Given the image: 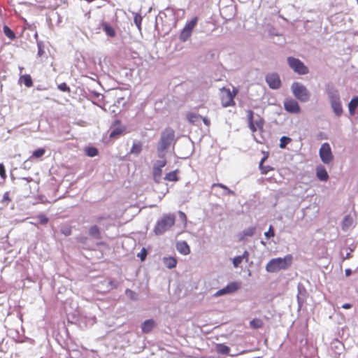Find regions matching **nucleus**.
Returning <instances> with one entry per match:
<instances>
[{
	"instance_id": "obj_1",
	"label": "nucleus",
	"mask_w": 358,
	"mask_h": 358,
	"mask_svg": "<svg viewBox=\"0 0 358 358\" xmlns=\"http://www.w3.org/2000/svg\"><path fill=\"white\" fill-rule=\"evenodd\" d=\"M293 257L287 255L284 257L271 259L266 266V270L269 273L278 272L280 270L287 269L292 264Z\"/></svg>"
},
{
	"instance_id": "obj_2",
	"label": "nucleus",
	"mask_w": 358,
	"mask_h": 358,
	"mask_svg": "<svg viewBox=\"0 0 358 358\" xmlns=\"http://www.w3.org/2000/svg\"><path fill=\"white\" fill-rule=\"evenodd\" d=\"M176 216L173 214L164 215L156 223L154 232L156 235H162L175 224Z\"/></svg>"
},
{
	"instance_id": "obj_3",
	"label": "nucleus",
	"mask_w": 358,
	"mask_h": 358,
	"mask_svg": "<svg viewBox=\"0 0 358 358\" xmlns=\"http://www.w3.org/2000/svg\"><path fill=\"white\" fill-rule=\"evenodd\" d=\"M238 92V90L234 87L232 92L226 87L221 88L220 100L222 106L224 108L235 106L236 103L234 98L237 95Z\"/></svg>"
},
{
	"instance_id": "obj_4",
	"label": "nucleus",
	"mask_w": 358,
	"mask_h": 358,
	"mask_svg": "<svg viewBox=\"0 0 358 358\" xmlns=\"http://www.w3.org/2000/svg\"><path fill=\"white\" fill-rule=\"evenodd\" d=\"M291 88L294 96L300 101L306 102L309 100L310 92L303 84L294 82Z\"/></svg>"
},
{
	"instance_id": "obj_5",
	"label": "nucleus",
	"mask_w": 358,
	"mask_h": 358,
	"mask_svg": "<svg viewBox=\"0 0 358 358\" xmlns=\"http://www.w3.org/2000/svg\"><path fill=\"white\" fill-rule=\"evenodd\" d=\"M175 138V131L171 128H166L162 133L159 142V150L164 151L168 148Z\"/></svg>"
},
{
	"instance_id": "obj_6",
	"label": "nucleus",
	"mask_w": 358,
	"mask_h": 358,
	"mask_svg": "<svg viewBox=\"0 0 358 358\" xmlns=\"http://www.w3.org/2000/svg\"><path fill=\"white\" fill-rule=\"evenodd\" d=\"M327 94L334 113L336 116H341L343 114V110L338 91L336 90H329Z\"/></svg>"
},
{
	"instance_id": "obj_7",
	"label": "nucleus",
	"mask_w": 358,
	"mask_h": 358,
	"mask_svg": "<svg viewBox=\"0 0 358 358\" xmlns=\"http://www.w3.org/2000/svg\"><path fill=\"white\" fill-rule=\"evenodd\" d=\"M287 63L289 67L299 75H306L309 72L308 68L297 58L289 57L287 58Z\"/></svg>"
},
{
	"instance_id": "obj_8",
	"label": "nucleus",
	"mask_w": 358,
	"mask_h": 358,
	"mask_svg": "<svg viewBox=\"0 0 358 358\" xmlns=\"http://www.w3.org/2000/svg\"><path fill=\"white\" fill-rule=\"evenodd\" d=\"M248 126L252 132H255L257 130H263L264 125V120L262 117L258 116L257 118L254 120V113L251 110L246 111Z\"/></svg>"
},
{
	"instance_id": "obj_9",
	"label": "nucleus",
	"mask_w": 358,
	"mask_h": 358,
	"mask_svg": "<svg viewBox=\"0 0 358 358\" xmlns=\"http://www.w3.org/2000/svg\"><path fill=\"white\" fill-rule=\"evenodd\" d=\"M319 155L322 162L325 164L328 165L333 162L334 157L329 143H324L321 145L319 150Z\"/></svg>"
},
{
	"instance_id": "obj_10",
	"label": "nucleus",
	"mask_w": 358,
	"mask_h": 358,
	"mask_svg": "<svg viewBox=\"0 0 358 358\" xmlns=\"http://www.w3.org/2000/svg\"><path fill=\"white\" fill-rule=\"evenodd\" d=\"M20 301H17L15 299H13L12 296H10L8 299V304L9 309L11 311V314H15L17 317L20 320V329L22 330V308L20 306Z\"/></svg>"
},
{
	"instance_id": "obj_11",
	"label": "nucleus",
	"mask_w": 358,
	"mask_h": 358,
	"mask_svg": "<svg viewBox=\"0 0 358 358\" xmlns=\"http://www.w3.org/2000/svg\"><path fill=\"white\" fill-rule=\"evenodd\" d=\"M166 165V161L159 160L157 161L153 166L152 174L154 180L159 183L161 180V177L162 175V168Z\"/></svg>"
},
{
	"instance_id": "obj_12",
	"label": "nucleus",
	"mask_w": 358,
	"mask_h": 358,
	"mask_svg": "<svg viewBox=\"0 0 358 358\" xmlns=\"http://www.w3.org/2000/svg\"><path fill=\"white\" fill-rule=\"evenodd\" d=\"M241 287V283L238 282H232L229 283L226 287L224 288L218 290L215 293V296H221L226 294H231L236 292L239 288Z\"/></svg>"
},
{
	"instance_id": "obj_13",
	"label": "nucleus",
	"mask_w": 358,
	"mask_h": 358,
	"mask_svg": "<svg viewBox=\"0 0 358 358\" xmlns=\"http://www.w3.org/2000/svg\"><path fill=\"white\" fill-rule=\"evenodd\" d=\"M266 81L272 89H278L281 86L280 76L276 73H269L266 76Z\"/></svg>"
},
{
	"instance_id": "obj_14",
	"label": "nucleus",
	"mask_w": 358,
	"mask_h": 358,
	"mask_svg": "<svg viewBox=\"0 0 358 358\" xmlns=\"http://www.w3.org/2000/svg\"><path fill=\"white\" fill-rule=\"evenodd\" d=\"M112 130L110 133V138H117L121 136L125 130V128L120 124V120H115L111 127Z\"/></svg>"
},
{
	"instance_id": "obj_15",
	"label": "nucleus",
	"mask_w": 358,
	"mask_h": 358,
	"mask_svg": "<svg viewBox=\"0 0 358 358\" xmlns=\"http://www.w3.org/2000/svg\"><path fill=\"white\" fill-rule=\"evenodd\" d=\"M285 109L292 113H299L301 110L298 102L294 99H287L284 102Z\"/></svg>"
},
{
	"instance_id": "obj_16",
	"label": "nucleus",
	"mask_w": 358,
	"mask_h": 358,
	"mask_svg": "<svg viewBox=\"0 0 358 358\" xmlns=\"http://www.w3.org/2000/svg\"><path fill=\"white\" fill-rule=\"evenodd\" d=\"M256 231V228L255 227H248L245 229L242 232L239 233L237 236L238 240L239 241H244L247 239V237L252 236Z\"/></svg>"
},
{
	"instance_id": "obj_17",
	"label": "nucleus",
	"mask_w": 358,
	"mask_h": 358,
	"mask_svg": "<svg viewBox=\"0 0 358 358\" xmlns=\"http://www.w3.org/2000/svg\"><path fill=\"white\" fill-rule=\"evenodd\" d=\"M7 333L9 337L15 343H22V335L20 334L18 329L14 328H9L7 331Z\"/></svg>"
},
{
	"instance_id": "obj_18",
	"label": "nucleus",
	"mask_w": 358,
	"mask_h": 358,
	"mask_svg": "<svg viewBox=\"0 0 358 358\" xmlns=\"http://www.w3.org/2000/svg\"><path fill=\"white\" fill-rule=\"evenodd\" d=\"M316 176L320 181H327L329 180V174L326 169L322 165L316 167Z\"/></svg>"
},
{
	"instance_id": "obj_19",
	"label": "nucleus",
	"mask_w": 358,
	"mask_h": 358,
	"mask_svg": "<svg viewBox=\"0 0 358 358\" xmlns=\"http://www.w3.org/2000/svg\"><path fill=\"white\" fill-rule=\"evenodd\" d=\"M177 250L182 255H187L190 253V248L185 241H180L176 243Z\"/></svg>"
},
{
	"instance_id": "obj_20",
	"label": "nucleus",
	"mask_w": 358,
	"mask_h": 358,
	"mask_svg": "<svg viewBox=\"0 0 358 358\" xmlns=\"http://www.w3.org/2000/svg\"><path fill=\"white\" fill-rule=\"evenodd\" d=\"M162 262L164 266L169 269L175 268L178 262L176 258L173 257H165L163 258Z\"/></svg>"
},
{
	"instance_id": "obj_21",
	"label": "nucleus",
	"mask_w": 358,
	"mask_h": 358,
	"mask_svg": "<svg viewBox=\"0 0 358 358\" xmlns=\"http://www.w3.org/2000/svg\"><path fill=\"white\" fill-rule=\"evenodd\" d=\"M354 222L353 218L350 215L345 216L342 221L341 228L343 231L348 230L350 227L352 226Z\"/></svg>"
},
{
	"instance_id": "obj_22",
	"label": "nucleus",
	"mask_w": 358,
	"mask_h": 358,
	"mask_svg": "<svg viewBox=\"0 0 358 358\" xmlns=\"http://www.w3.org/2000/svg\"><path fill=\"white\" fill-rule=\"evenodd\" d=\"M101 27L107 36H108L111 38H113L115 36L116 33H115V29L108 23L106 22H103L101 23Z\"/></svg>"
},
{
	"instance_id": "obj_23",
	"label": "nucleus",
	"mask_w": 358,
	"mask_h": 358,
	"mask_svg": "<svg viewBox=\"0 0 358 358\" xmlns=\"http://www.w3.org/2000/svg\"><path fill=\"white\" fill-rule=\"evenodd\" d=\"M155 326V322L153 320H147L142 324V331L143 333H149L152 331Z\"/></svg>"
},
{
	"instance_id": "obj_24",
	"label": "nucleus",
	"mask_w": 358,
	"mask_h": 358,
	"mask_svg": "<svg viewBox=\"0 0 358 358\" xmlns=\"http://www.w3.org/2000/svg\"><path fill=\"white\" fill-rule=\"evenodd\" d=\"M187 119L191 124H196L201 119V116L190 112L187 114Z\"/></svg>"
},
{
	"instance_id": "obj_25",
	"label": "nucleus",
	"mask_w": 358,
	"mask_h": 358,
	"mask_svg": "<svg viewBox=\"0 0 358 358\" xmlns=\"http://www.w3.org/2000/svg\"><path fill=\"white\" fill-rule=\"evenodd\" d=\"M142 147H143V145H142L141 142H140V141L134 142V143L131 148V150H130V153L138 155L142 151Z\"/></svg>"
},
{
	"instance_id": "obj_26",
	"label": "nucleus",
	"mask_w": 358,
	"mask_h": 358,
	"mask_svg": "<svg viewBox=\"0 0 358 358\" xmlns=\"http://www.w3.org/2000/svg\"><path fill=\"white\" fill-rule=\"evenodd\" d=\"M267 158L268 155L264 156L259 163V167L262 174H266L268 171L273 170V168L270 166L263 165L264 162L266 160Z\"/></svg>"
},
{
	"instance_id": "obj_27",
	"label": "nucleus",
	"mask_w": 358,
	"mask_h": 358,
	"mask_svg": "<svg viewBox=\"0 0 358 358\" xmlns=\"http://www.w3.org/2000/svg\"><path fill=\"white\" fill-rule=\"evenodd\" d=\"M358 107V96L353 97L348 104L349 112L353 115Z\"/></svg>"
},
{
	"instance_id": "obj_28",
	"label": "nucleus",
	"mask_w": 358,
	"mask_h": 358,
	"mask_svg": "<svg viewBox=\"0 0 358 358\" xmlns=\"http://www.w3.org/2000/svg\"><path fill=\"white\" fill-rule=\"evenodd\" d=\"M3 32L10 40H14L16 38L15 32L8 25H3Z\"/></svg>"
},
{
	"instance_id": "obj_29",
	"label": "nucleus",
	"mask_w": 358,
	"mask_h": 358,
	"mask_svg": "<svg viewBox=\"0 0 358 358\" xmlns=\"http://www.w3.org/2000/svg\"><path fill=\"white\" fill-rule=\"evenodd\" d=\"M216 351L221 355H228L230 352V348L224 344L219 343L216 345Z\"/></svg>"
},
{
	"instance_id": "obj_30",
	"label": "nucleus",
	"mask_w": 358,
	"mask_h": 358,
	"mask_svg": "<svg viewBox=\"0 0 358 358\" xmlns=\"http://www.w3.org/2000/svg\"><path fill=\"white\" fill-rule=\"evenodd\" d=\"M178 170L169 172L166 174L164 179L168 181L176 182L178 180Z\"/></svg>"
},
{
	"instance_id": "obj_31",
	"label": "nucleus",
	"mask_w": 358,
	"mask_h": 358,
	"mask_svg": "<svg viewBox=\"0 0 358 358\" xmlns=\"http://www.w3.org/2000/svg\"><path fill=\"white\" fill-rule=\"evenodd\" d=\"M192 33V31H190L189 29H188L184 27V28L182 29V30L180 34V41H182L183 42L186 41L191 36Z\"/></svg>"
},
{
	"instance_id": "obj_32",
	"label": "nucleus",
	"mask_w": 358,
	"mask_h": 358,
	"mask_svg": "<svg viewBox=\"0 0 358 358\" xmlns=\"http://www.w3.org/2000/svg\"><path fill=\"white\" fill-rule=\"evenodd\" d=\"M89 234L95 238H100V231L99 227L96 225L92 226L89 229Z\"/></svg>"
},
{
	"instance_id": "obj_33",
	"label": "nucleus",
	"mask_w": 358,
	"mask_h": 358,
	"mask_svg": "<svg viewBox=\"0 0 358 358\" xmlns=\"http://www.w3.org/2000/svg\"><path fill=\"white\" fill-rule=\"evenodd\" d=\"M250 325L253 329H260L263 327V322L259 318H255L250 321Z\"/></svg>"
},
{
	"instance_id": "obj_34",
	"label": "nucleus",
	"mask_w": 358,
	"mask_h": 358,
	"mask_svg": "<svg viewBox=\"0 0 358 358\" xmlns=\"http://www.w3.org/2000/svg\"><path fill=\"white\" fill-rule=\"evenodd\" d=\"M85 153L87 156L93 157L96 156L99 152L95 147H89L85 149Z\"/></svg>"
},
{
	"instance_id": "obj_35",
	"label": "nucleus",
	"mask_w": 358,
	"mask_h": 358,
	"mask_svg": "<svg viewBox=\"0 0 358 358\" xmlns=\"http://www.w3.org/2000/svg\"><path fill=\"white\" fill-rule=\"evenodd\" d=\"M197 21H198V17H194V18H192L189 22H188L185 24V27L192 31L197 23Z\"/></svg>"
},
{
	"instance_id": "obj_36",
	"label": "nucleus",
	"mask_w": 358,
	"mask_h": 358,
	"mask_svg": "<svg viewBox=\"0 0 358 358\" xmlns=\"http://www.w3.org/2000/svg\"><path fill=\"white\" fill-rule=\"evenodd\" d=\"M197 21H198V17H194V18H192L189 22H188L185 24V27L192 31L197 23Z\"/></svg>"
},
{
	"instance_id": "obj_37",
	"label": "nucleus",
	"mask_w": 358,
	"mask_h": 358,
	"mask_svg": "<svg viewBox=\"0 0 358 358\" xmlns=\"http://www.w3.org/2000/svg\"><path fill=\"white\" fill-rule=\"evenodd\" d=\"M142 20H143L142 16L138 14H136L134 17V22L139 31H141V29H142L141 28Z\"/></svg>"
},
{
	"instance_id": "obj_38",
	"label": "nucleus",
	"mask_w": 358,
	"mask_h": 358,
	"mask_svg": "<svg viewBox=\"0 0 358 358\" xmlns=\"http://www.w3.org/2000/svg\"><path fill=\"white\" fill-rule=\"evenodd\" d=\"M24 85H25L28 87H31L33 85L32 79L30 75H24Z\"/></svg>"
},
{
	"instance_id": "obj_39",
	"label": "nucleus",
	"mask_w": 358,
	"mask_h": 358,
	"mask_svg": "<svg viewBox=\"0 0 358 358\" xmlns=\"http://www.w3.org/2000/svg\"><path fill=\"white\" fill-rule=\"evenodd\" d=\"M291 141V138L286 136H282L280 138V147L281 148H285V146Z\"/></svg>"
},
{
	"instance_id": "obj_40",
	"label": "nucleus",
	"mask_w": 358,
	"mask_h": 358,
	"mask_svg": "<svg viewBox=\"0 0 358 358\" xmlns=\"http://www.w3.org/2000/svg\"><path fill=\"white\" fill-rule=\"evenodd\" d=\"M45 149L38 148V149L36 150L35 151H34L32 156L36 158H39L45 154Z\"/></svg>"
},
{
	"instance_id": "obj_41",
	"label": "nucleus",
	"mask_w": 358,
	"mask_h": 358,
	"mask_svg": "<svg viewBox=\"0 0 358 358\" xmlns=\"http://www.w3.org/2000/svg\"><path fill=\"white\" fill-rule=\"evenodd\" d=\"M57 88L64 92H70L71 90L70 87L66 85V83H62L59 85H58Z\"/></svg>"
},
{
	"instance_id": "obj_42",
	"label": "nucleus",
	"mask_w": 358,
	"mask_h": 358,
	"mask_svg": "<svg viewBox=\"0 0 358 358\" xmlns=\"http://www.w3.org/2000/svg\"><path fill=\"white\" fill-rule=\"evenodd\" d=\"M243 260L241 256H236L232 259L233 265L235 268H238Z\"/></svg>"
},
{
	"instance_id": "obj_43",
	"label": "nucleus",
	"mask_w": 358,
	"mask_h": 358,
	"mask_svg": "<svg viewBox=\"0 0 358 358\" xmlns=\"http://www.w3.org/2000/svg\"><path fill=\"white\" fill-rule=\"evenodd\" d=\"M37 219L41 224H45L48 222V218L44 214H39Z\"/></svg>"
},
{
	"instance_id": "obj_44",
	"label": "nucleus",
	"mask_w": 358,
	"mask_h": 358,
	"mask_svg": "<svg viewBox=\"0 0 358 358\" xmlns=\"http://www.w3.org/2000/svg\"><path fill=\"white\" fill-rule=\"evenodd\" d=\"M148 252L145 248H143L141 251L137 254V257L141 259V261H144L147 257Z\"/></svg>"
},
{
	"instance_id": "obj_45",
	"label": "nucleus",
	"mask_w": 358,
	"mask_h": 358,
	"mask_svg": "<svg viewBox=\"0 0 358 358\" xmlns=\"http://www.w3.org/2000/svg\"><path fill=\"white\" fill-rule=\"evenodd\" d=\"M61 231L66 236L71 235V228L69 226H64L61 229Z\"/></svg>"
},
{
	"instance_id": "obj_46",
	"label": "nucleus",
	"mask_w": 358,
	"mask_h": 358,
	"mask_svg": "<svg viewBox=\"0 0 358 358\" xmlns=\"http://www.w3.org/2000/svg\"><path fill=\"white\" fill-rule=\"evenodd\" d=\"M264 235L267 238H270L271 237H273L275 236L273 226L271 225L269 227L268 231L265 232Z\"/></svg>"
},
{
	"instance_id": "obj_47",
	"label": "nucleus",
	"mask_w": 358,
	"mask_h": 358,
	"mask_svg": "<svg viewBox=\"0 0 358 358\" xmlns=\"http://www.w3.org/2000/svg\"><path fill=\"white\" fill-rule=\"evenodd\" d=\"M125 294H127V296H129L131 299H132V300H136V293H135L134 291H132V290H131V289H127L125 290Z\"/></svg>"
},
{
	"instance_id": "obj_48",
	"label": "nucleus",
	"mask_w": 358,
	"mask_h": 358,
	"mask_svg": "<svg viewBox=\"0 0 358 358\" xmlns=\"http://www.w3.org/2000/svg\"><path fill=\"white\" fill-rule=\"evenodd\" d=\"M0 177L3 179L6 177V169L3 163H0Z\"/></svg>"
},
{
	"instance_id": "obj_49",
	"label": "nucleus",
	"mask_w": 358,
	"mask_h": 358,
	"mask_svg": "<svg viewBox=\"0 0 358 358\" xmlns=\"http://www.w3.org/2000/svg\"><path fill=\"white\" fill-rule=\"evenodd\" d=\"M2 202H8V201H10V199L9 197V192H6L3 195V198H2Z\"/></svg>"
},
{
	"instance_id": "obj_50",
	"label": "nucleus",
	"mask_w": 358,
	"mask_h": 358,
	"mask_svg": "<svg viewBox=\"0 0 358 358\" xmlns=\"http://www.w3.org/2000/svg\"><path fill=\"white\" fill-rule=\"evenodd\" d=\"M243 260H245V262H248L249 260V252L245 250L242 255H240Z\"/></svg>"
},
{
	"instance_id": "obj_51",
	"label": "nucleus",
	"mask_w": 358,
	"mask_h": 358,
	"mask_svg": "<svg viewBox=\"0 0 358 358\" xmlns=\"http://www.w3.org/2000/svg\"><path fill=\"white\" fill-rule=\"evenodd\" d=\"M44 50L43 46L41 44H38V56L41 57L44 54Z\"/></svg>"
},
{
	"instance_id": "obj_52",
	"label": "nucleus",
	"mask_w": 358,
	"mask_h": 358,
	"mask_svg": "<svg viewBox=\"0 0 358 358\" xmlns=\"http://www.w3.org/2000/svg\"><path fill=\"white\" fill-rule=\"evenodd\" d=\"M19 71H20V73H19L18 83L21 85L22 83V81H23V79H22V66H19Z\"/></svg>"
},
{
	"instance_id": "obj_53",
	"label": "nucleus",
	"mask_w": 358,
	"mask_h": 358,
	"mask_svg": "<svg viewBox=\"0 0 358 358\" xmlns=\"http://www.w3.org/2000/svg\"><path fill=\"white\" fill-rule=\"evenodd\" d=\"M204 123L205 125L207 127H209L210 125V120L207 117H201V119Z\"/></svg>"
},
{
	"instance_id": "obj_54",
	"label": "nucleus",
	"mask_w": 358,
	"mask_h": 358,
	"mask_svg": "<svg viewBox=\"0 0 358 358\" xmlns=\"http://www.w3.org/2000/svg\"><path fill=\"white\" fill-rule=\"evenodd\" d=\"M179 215H180V218L184 220V222L186 223L187 222V216H186L185 213L182 211H179Z\"/></svg>"
},
{
	"instance_id": "obj_55",
	"label": "nucleus",
	"mask_w": 358,
	"mask_h": 358,
	"mask_svg": "<svg viewBox=\"0 0 358 358\" xmlns=\"http://www.w3.org/2000/svg\"><path fill=\"white\" fill-rule=\"evenodd\" d=\"M352 306V304L350 303H344L343 306H342V308H344V309H350L351 308Z\"/></svg>"
},
{
	"instance_id": "obj_56",
	"label": "nucleus",
	"mask_w": 358,
	"mask_h": 358,
	"mask_svg": "<svg viewBox=\"0 0 358 358\" xmlns=\"http://www.w3.org/2000/svg\"><path fill=\"white\" fill-rule=\"evenodd\" d=\"M345 273L346 276H350L352 274V270L350 268H347L345 269Z\"/></svg>"
},
{
	"instance_id": "obj_57",
	"label": "nucleus",
	"mask_w": 358,
	"mask_h": 358,
	"mask_svg": "<svg viewBox=\"0 0 358 358\" xmlns=\"http://www.w3.org/2000/svg\"><path fill=\"white\" fill-rule=\"evenodd\" d=\"M218 186L222 189H227V187L221 183H218V184H214L213 186Z\"/></svg>"
},
{
	"instance_id": "obj_58",
	"label": "nucleus",
	"mask_w": 358,
	"mask_h": 358,
	"mask_svg": "<svg viewBox=\"0 0 358 358\" xmlns=\"http://www.w3.org/2000/svg\"><path fill=\"white\" fill-rule=\"evenodd\" d=\"M101 219H102V218H101V217H97V218H96V220H97L98 222H99V221H101Z\"/></svg>"
},
{
	"instance_id": "obj_59",
	"label": "nucleus",
	"mask_w": 358,
	"mask_h": 358,
	"mask_svg": "<svg viewBox=\"0 0 358 358\" xmlns=\"http://www.w3.org/2000/svg\"><path fill=\"white\" fill-rule=\"evenodd\" d=\"M2 292H3V290L0 288V293Z\"/></svg>"
},
{
	"instance_id": "obj_60",
	"label": "nucleus",
	"mask_w": 358,
	"mask_h": 358,
	"mask_svg": "<svg viewBox=\"0 0 358 358\" xmlns=\"http://www.w3.org/2000/svg\"><path fill=\"white\" fill-rule=\"evenodd\" d=\"M357 3H358V0H357Z\"/></svg>"
}]
</instances>
